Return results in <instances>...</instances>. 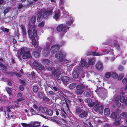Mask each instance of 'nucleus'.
I'll use <instances>...</instances> for the list:
<instances>
[{"label":"nucleus","mask_w":127,"mask_h":127,"mask_svg":"<svg viewBox=\"0 0 127 127\" xmlns=\"http://www.w3.org/2000/svg\"><path fill=\"white\" fill-rule=\"evenodd\" d=\"M53 11V8L51 7L48 8L46 9H41L36 14L37 16V22H40L43 18L46 19H48L52 15Z\"/></svg>","instance_id":"f257e3e1"},{"label":"nucleus","mask_w":127,"mask_h":127,"mask_svg":"<svg viewBox=\"0 0 127 127\" xmlns=\"http://www.w3.org/2000/svg\"><path fill=\"white\" fill-rule=\"evenodd\" d=\"M36 26L35 25L33 26L34 28L32 31L31 29H29L28 31V33L29 37L32 39V45H34V47L36 48V49L39 52L41 51V48L38 46L37 43L36 42V38L37 36V31L35 28Z\"/></svg>","instance_id":"f03ea898"},{"label":"nucleus","mask_w":127,"mask_h":127,"mask_svg":"<svg viewBox=\"0 0 127 127\" xmlns=\"http://www.w3.org/2000/svg\"><path fill=\"white\" fill-rule=\"evenodd\" d=\"M20 55H22L23 59H26L31 58L32 57L30 51V49L26 47H22L19 50Z\"/></svg>","instance_id":"7ed1b4c3"},{"label":"nucleus","mask_w":127,"mask_h":127,"mask_svg":"<svg viewBox=\"0 0 127 127\" xmlns=\"http://www.w3.org/2000/svg\"><path fill=\"white\" fill-rule=\"evenodd\" d=\"M75 110L76 114L80 118H85L88 116V112L86 110L84 109L83 106H76Z\"/></svg>","instance_id":"20e7f679"},{"label":"nucleus","mask_w":127,"mask_h":127,"mask_svg":"<svg viewBox=\"0 0 127 127\" xmlns=\"http://www.w3.org/2000/svg\"><path fill=\"white\" fill-rule=\"evenodd\" d=\"M104 106L102 105H100L98 103L96 104L93 107V108L95 111L100 113H102L103 112Z\"/></svg>","instance_id":"39448f33"},{"label":"nucleus","mask_w":127,"mask_h":127,"mask_svg":"<svg viewBox=\"0 0 127 127\" xmlns=\"http://www.w3.org/2000/svg\"><path fill=\"white\" fill-rule=\"evenodd\" d=\"M85 88V86L82 84L77 85L76 87L77 90L76 91V94L81 95L84 91L82 89H84Z\"/></svg>","instance_id":"423d86ee"},{"label":"nucleus","mask_w":127,"mask_h":127,"mask_svg":"<svg viewBox=\"0 0 127 127\" xmlns=\"http://www.w3.org/2000/svg\"><path fill=\"white\" fill-rule=\"evenodd\" d=\"M70 27H66V26L65 25L63 26V24H60L57 27L56 29L57 31L59 32H61L63 30V32H66L69 29V28Z\"/></svg>","instance_id":"0eeeda50"},{"label":"nucleus","mask_w":127,"mask_h":127,"mask_svg":"<svg viewBox=\"0 0 127 127\" xmlns=\"http://www.w3.org/2000/svg\"><path fill=\"white\" fill-rule=\"evenodd\" d=\"M60 48V46L58 45H53L50 49V51L51 53L54 54L59 51Z\"/></svg>","instance_id":"6e6552de"},{"label":"nucleus","mask_w":127,"mask_h":127,"mask_svg":"<svg viewBox=\"0 0 127 127\" xmlns=\"http://www.w3.org/2000/svg\"><path fill=\"white\" fill-rule=\"evenodd\" d=\"M42 63L45 67L52 66L53 64V62L47 59L43 60Z\"/></svg>","instance_id":"1a4fd4ad"},{"label":"nucleus","mask_w":127,"mask_h":127,"mask_svg":"<svg viewBox=\"0 0 127 127\" xmlns=\"http://www.w3.org/2000/svg\"><path fill=\"white\" fill-rule=\"evenodd\" d=\"M126 99L125 96L123 95H118L115 99V101L116 102L119 101V100L122 103L124 102Z\"/></svg>","instance_id":"9d476101"},{"label":"nucleus","mask_w":127,"mask_h":127,"mask_svg":"<svg viewBox=\"0 0 127 127\" xmlns=\"http://www.w3.org/2000/svg\"><path fill=\"white\" fill-rule=\"evenodd\" d=\"M50 69L54 70V71L52 72V74L55 78H58L61 75V74L60 72L56 70L54 67H51L50 68Z\"/></svg>","instance_id":"9b49d317"},{"label":"nucleus","mask_w":127,"mask_h":127,"mask_svg":"<svg viewBox=\"0 0 127 127\" xmlns=\"http://www.w3.org/2000/svg\"><path fill=\"white\" fill-rule=\"evenodd\" d=\"M55 56L57 59L62 60L65 57V55L60 51L58 54L55 55Z\"/></svg>","instance_id":"f8f14e48"},{"label":"nucleus","mask_w":127,"mask_h":127,"mask_svg":"<svg viewBox=\"0 0 127 127\" xmlns=\"http://www.w3.org/2000/svg\"><path fill=\"white\" fill-rule=\"evenodd\" d=\"M61 14V12L59 11H54L53 12V18L55 20L57 21L59 18Z\"/></svg>","instance_id":"ddd939ff"},{"label":"nucleus","mask_w":127,"mask_h":127,"mask_svg":"<svg viewBox=\"0 0 127 127\" xmlns=\"http://www.w3.org/2000/svg\"><path fill=\"white\" fill-rule=\"evenodd\" d=\"M47 108L46 106H40L38 107V111L42 114H45L47 111Z\"/></svg>","instance_id":"4468645a"},{"label":"nucleus","mask_w":127,"mask_h":127,"mask_svg":"<svg viewBox=\"0 0 127 127\" xmlns=\"http://www.w3.org/2000/svg\"><path fill=\"white\" fill-rule=\"evenodd\" d=\"M0 67L1 68L0 69V70L4 73H7V71L6 70L7 67L1 62H0Z\"/></svg>","instance_id":"2eb2a0df"},{"label":"nucleus","mask_w":127,"mask_h":127,"mask_svg":"<svg viewBox=\"0 0 127 127\" xmlns=\"http://www.w3.org/2000/svg\"><path fill=\"white\" fill-rule=\"evenodd\" d=\"M79 70L78 68H76L74 70L72 73L73 77L75 78H77L78 77Z\"/></svg>","instance_id":"dca6fc26"},{"label":"nucleus","mask_w":127,"mask_h":127,"mask_svg":"<svg viewBox=\"0 0 127 127\" xmlns=\"http://www.w3.org/2000/svg\"><path fill=\"white\" fill-rule=\"evenodd\" d=\"M61 80L64 84H66L69 80V78L67 76H63L61 78Z\"/></svg>","instance_id":"f3484780"},{"label":"nucleus","mask_w":127,"mask_h":127,"mask_svg":"<svg viewBox=\"0 0 127 127\" xmlns=\"http://www.w3.org/2000/svg\"><path fill=\"white\" fill-rule=\"evenodd\" d=\"M95 67L96 69L98 70H100L103 69V66L102 63L100 62H99L96 64Z\"/></svg>","instance_id":"a211bd4d"},{"label":"nucleus","mask_w":127,"mask_h":127,"mask_svg":"<svg viewBox=\"0 0 127 127\" xmlns=\"http://www.w3.org/2000/svg\"><path fill=\"white\" fill-rule=\"evenodd\" d=\"M121 119L119 117H118L116 119H115V121L113 122V124L116 126H118L120 124V121Z\"/></svg>","instance_id":"6ab92c4d"},{"label":"nucleus","mask_w":127,"mask_h":127,"mask_svg":"<svg viewBox=\"0 0 127 127\" xmlns=\"http://www.w3.org/2000/svg\"><path fill=\"white\" fill-rule=\"evenodd\" d=\"M64 100L65 104L66 105V106L65 107V108L66 110L67 111H68L69 110V104H68V103H70L71 101L66 98Z\"/></svg>","instance_id":"aec40b11"},{"label":"nucleus","mask_w":127,"mask_h":127,"mask_svg":"<svg viewBox=\"0 0 127 127\" xmlns=\"http://www.w3.org/2000/svg\"><path fill=\"white\" fill-rule=\"evenodd\" d=\"M118 117H119L120 119H125L127 118V112H122L120 115V116H118Z\"/></svg>","instance_id":"412c9836"},{"label":"nucleus","mask_w":127,"mask_h":127,"mask_svg":"<svg viewBox=\"0 0 127 127\" xmlns=\"http://www.w3.org/2000/svg\"><path fill=\"white\" fill-rule=\"evenodd\" d=\"M35 66L37 68H38L39 70H43L44 69V66L42 64H40L37 63L35 62Z\"/></svg>","instance_id":"4be33fe9"},{"label":"nucleus","mask_w":127,"mask_h":127,"mask_svg":"<svg viewBox=\"0 0 127 127\" xmlns=\"http://www.w3.org/2000/svg\"><path fill=\"white\" fill-rule=\"evenodd\" d=\"M47 39H48L49 41L46 42L45 44V48L49 49L50 45L52 44V40L49 37L47 38Z\"/></svg>","instance_id":"5701e85b"},{"label":"nucleus","mask_w":127,"mask_h":127,"mask_svg":"<svg viewBox=\"0 0 127 127\" xmlns=\"http://www.w3.org/2000/svg\"><path fill=\"white\" fill-rule=\"evenodd\" d=\"M50 54L49 51V49L45 48L44 49L43 54L44 56H48Z\"/></svg>","instance_id":"b1692460"},{"label":"nucleus","mask_w":127,"mask_h":127,"mask_svg":"<svg viewBox=\"0 0 127 127\" xmlns=\"http://www.w3.org/2000/svg\"><path fill=\"white\" fill-rule=\"evenodd\" d=\"M44 95H45L41 92H39L37 95L38 97L40 99H42Z\"/></svg>","instance_id":"393cba45"},{"label":"nucleus","mask_w":127,"mask_h":127,"mask_svg":"<svg viewBox=\"0 0 127 127\" xmlns=\"http://www.w3.org/2000/svg\"><path fill=\"white\" fill-rule=\"evenodd\" d=\"M47 115L49 116H52L53 113V110L51 109H47V110L46 113Z\"/></svg>","instance_id":"a878e982"},{"label":"nucleus","mask_w":127,"mask_h":127,"mask_svg":"<svg viewBox=\"0 0 127 127\" xmlns=\"http://www.w3.org/2000/svg\"><path fill=\"white\" fill-rule=\"evenodd\" d=\"M110 113V111L108 108H105L104 110V114L106 116L109 115Z\"/></svg>","instance_id":"bb28decb"},{"label":"nucleus","mask_w":127,"mask_h":127,"mask_svg":"<svg viewBox=\"0 0 127 127\" xmlns=\"http://www.w3.org/2000/svg\"><path fill=\"white\" fill-rule=\"evenodd\" d=\"M118 116L117 114L115 112H113L111 115L110 117L113 119H116L118 118Z\"/></svg>","instance_id":"cd10ccee"},{"label":"nucleus","mask_w":127,"mask_h":127,"mask_svg":"<svg viewBox=\"0 0 127 127\" xmlns=\"http://www.w3.org/2000/svg\"><path fill=\"white\" fill-rule=\"evenodd\" d=\"M36 19V17L32 16L31 18L30 19V22L33 24H34L35 23Z\"/></svg>","instance_id":"c85d7f7f"},{"label":"nucleus","mask_w":127,"mask_h":127,"mask_svg":"<svg viewBox=\"0 0 127 127\" xmlns=\"http://www.w3.org/2000/svg\"><path fill=\"white\" fill-rule=\"evenodd\" d=\"M32 55L34 56L35 58H38L39 56V53L36 51H35L32 52Z\"/></svg>","instance_id":"c756f323"},{"label":"nucleus","mask_w":127,"mask_h":127,"mask_svg":"<svg viewBox=\"0 0 127 127\" xmlns=\"http://www.w3.org/2000/svg\"><path fill=\"white\" fill-rule=\"evenodd\" d=\"M74 21V19L72 18L71 19H70V21H68L66 22V25H65L66 26L68 25H70Z\"/></svg>","instance_id":"7c9ffc66"},{"label":"nucleus","mask_w":127,"mask_h":127,"mask_svg":"<svg viewBox=\"0 0 127 127\" xmlns=\"http://www.w3.org/2000/svg\"><path fill=\"white\" fill-rule=\"evenodd\" d=\"M30 112L31 113L32 115L37 114L35 111L34 109L32 107H30Z\"/></svg>","instance_id":"2f4dec72"},{"label":"nucleus","mask_w":127,"mask_h":127,"mask_svg":"<svg viewBox=\"0 0 127 127\" xmlns=\"http://www.w3.org/2000/svg\"><path fill=\"white\" fill-rule=\"evenodd\" d=\"M6 90L8 94L9 95H12V88H10L9 87H7L6 88Z\"/></svg>","instance_id":"473e14b6"},{"label":"nucleus","mask_w":127,"mask_h":127,"mask_svg":"<svg viewBox=\"0 0 127 127\" xmlns=\"http://www.w3.org/2000/svg\"><path fill=\"white\" fill-rule=\"evenodd\" d=\"M95 61V59L92 58L90 59L88 62L89 63L90 65H92L94 64V62Z\"/></svg>","instance_id":"72a5a7b5"},{"label":"nucleus","mask_w":127,"mask_h":127,"mask_svg":"<svg viewBox=\"0 0 127 127\" xmlns=\"http://www.w3.org/2000/svg\"><path fill=\"white\" fill-rule=\"evenodd\" d=\"M84 96L87 97H90L91 95L90 93L88 92L85 91L84 93Z\"/></svg>","instance_id":"f704fd0d"},{"label":"nucleus","mask_w":127,"mask_h":127,"mask_svg":"<svg viewBox=\"0 0 127 127\" xmlns=\"http://www.w3.org/2000/svg\"><path fill=\"white\" fill-rule=\"evenodd\" d=\"M42 99L43 101L45 102H48L50 101V99L45 95H44Z\"/></svg>","instance_id":"c9c22d12"},{"label":"nucleus","mask_w":127,"mask_h":127,"mask_svg":"<svg viewBox=\"0 0 127 127\" xmlns=\"http://www.w3.org/2000/svg\"><path fill=\"white\" fill-rule=\"evenodd\" d=\"M11 9V8L10 7H8L6 8L3 11L4 15L5 16L7 13H8L10 10Z\"/></svg>","instance_id":"e433bc0d"},{"label":"nucleus","mask_w":127,"mask_h":127,"mask_svg":"<svg viewBox=\"0 0 127 127\" xmlns=\"http://www.w3.org/2000/svg\"><path fill=\"white\" fill-rule=\"evenodd\" d=\"M111 76L114 79L117 78L118 77V75L116 73L113 72L112 73Z\"/></svg>","instance_id":"4c0bfd02"},{"label":"nucleus","mask_w":127,"mask_h":127,"mask_svg":"<svg viewBox=\"0 0 127 127\" xmlns=\"http://www.w3.org/2000/svg\"><path fill=\"white\" fill-rule=\"evenodd\" d=\"M76 85V83H73L69 84V87L70 89H73L75 88Z\"/></svg>","instance_id":"58836bf2"},{"label":"nucleus","mask_w":127,"mask_h":127,"mask_svg":"<svg viewBox=\"0 0 127 127\" xmlns=\"http://www.w3.org/2000/svg\"><path fill=\"white\" fill-rule=\"evenodd\" d=\"M33 127H39L40 125V123L38 122H34L33 124Z\"/></svg>","instance_id":"ea45409f"},{"label":"nucleus","mask_w":127,"mask_h":127,"mask_svg":"<svg viewBox=\"0 0 127 127\" xmlns=\"http://www.w3.org/2000/svg\"><path fill=\"white\" fill-rule=\"evenodd\" d=\"M33 90L34 93H37L38 90V87L37 86H34L33 87Z\"/></svg>","instance_id":"a19ab883"},{"label":"nucleus","mask_w":127,"mask_h":127,"mask_svg":"<svg viewBox=\"0 0 127 127\" xmlns=\"http://www.w3.org/2000/svg\"><path fill=\"white\" fill-rule=\"evenodd\" d=\"M85 101L88 104H89L90 103L92 102V99L90 98H87L85 100Z\"/></svg>","instance_id":"79ce46f5"},{"label":"nucleus","mask_w":127,"mask_h":127,"mask_svg":"<svg viewBox=\"0 0 127 127\" xmlns=\"http://www.w3.org/2000/svg\"><path fill=\"white\" fill-rule=\"evenodd\" d=\"M111 74L110 72H107L105 73V76L107 78H109L111 76Z\"/></svg>","instance_id":"37998d69"},{"label":"nucleus","mask_w":127,"mask_h":127,"mask_svg":"<svg viewBox=\"0 0 127 127\" xmlns=\"http://www.w3.org/2000/svg\"><path fill=\"white\" fill-rule=\"evenodd\" d=\"M81 66L82 67L84 66L86 63V61L84 59H82L81 61Z\"/></svg>","instance_id":"c03bdc74"},{"label":"nucleus","mask_w":127,"mask_h":127,"mask_svg":"<svg viewBox=\"0 0 127 127\" xmlns=\"http://www.w3.org/2000/svg\"><path fill=\"white\" fill-rule=\"evenodd\" d=\"M11 73L12 74H14L16 75L17 77H18V78H20L21 77V75L19 73H18L16 72H11L10 73Z\"/></svg>","instance_id":"a18cd8bd"},{"label":"nucleus","mask_w":127,"mask_h":127,"mask_svg":"<svg viewBox=\"0 0 127 127\" xmlns=\"http://www.w3.org/2000/svg\"><path fill=\"white\" fill-rule=\"evenodd\" d=\"M95 104V102H91L89 104H88V105L90 107H92L94 106Z\"/></svg>","instance_id":"49530a36"},{"label":"nucleus","mask_w":127,"mask_h":127,"mask_svg":"<svg viewBox=\"0 0 127 127\" xmlns=\"http://www.w3.org/2000/svg\"><path fill=\"white\" fill-rule=\"evenodd\" d=\"M45 23L44 22L42 21L38 25V26L39 28H41L44 26Z\"/></svg>","instance_id":"de8ad7c7"},{"label":"nucleus","mask_w":127,"mask_h":127,"mask_svg":"<svg viewBox=\"0 0 127 127\" xmlns=\"http://www.w3.org/2000/svg\"><path fill=\"white\" fill-rule=\"evenodd\" d=\"M90 55H93L94 56H100V54L98 53H96L95 52H92L91 53Z\"/></svg>","instance_id":"09e8293b"},{"label":"nucleus","mask_w":127,"mask_h":127,"mask_svg":"<svg viewBox=\"0 0 127 127\" xmlns=\"http://www.w3.org/2000/svg\"><path fill=\"white\" fill-rule=\"evenodd\" d=\"M20 27L22 30V32L26 31L25 26L23 24L21 25Z\"/></svg>","instance_id":"8fccbe9b"},{"label":"nucleus","mask_w":127,"mask_h":127,"mask_svg":"<svg viewBox=\"0 0 127 127\" xmlns=\"http://www.w3.org/2000/svg\"><path fill=\"white\" fill-rule=\"evenodd\" d=\"M124 77V75L123 74H120L118 77V80H121Z\"/></svg>","instance_id":"3c124183"},{"label":"nucleus","mask_w":127,"mask_h":127,"mask_svg":"<svg viewBox=\"0 0 127 127\" xmlns=\"http://www.w3.org/2000/svg\"><path fill=\"white\" fill-rule=\"evenodd\" d=\"M22 33L23 37L25 38L27 36V34L26 31L22 32Z\"/></svg>","instance_id":"603ef678"},{"label":"nucleus","mask_w":127,"mask_h":127,"mask_svg":"<svg viewBox=\"0 0 127 127\" xmlns=\"http://www.w3.org/2000/svg\"><path fill=\"white\" fill-rule=\"evenodd\" d=\"M77 100L79 102L80 104L82 103V99L81 98V97L80 96H79L78 97Z\"/></svg>","instance_id":"864d4df0"},{"label":"nucleus","mask_w":127,"mask_h":127,"mask_svg":"<svg viewBox=\"0 0 127 127\" xmlns=\"http://www.w3.org/2000/svg\"><path fill=\"white\" fill-rule=\"evenodd\" d=\"M35 4V2L32 1H28L27 2V5L30 6L32 4Z\"/></svg>","instance_id":"5fc2aeb1"},{"label":"nucleus","mask_w":127,"mask_h":127,"mask_svg":"<svg viewBox=\"0 0 127 127\" xmlns=\"http://www.w3.org/2000/svg\"><path fill=\"white\" fill-rule=\"evenodd\" d=\"M114 46L117 48V49L119 50L120 49L119 45L117 43H115L114 44Z\"/></svg>","instance_id":"6e6d98bb"},{"label":"nucleus","mask_w":127,"mask_h":127,"mask_svg":"<svg viewBox=\"0 0 127 127\" xmlns=\"http://www.w3.org/2000/svg\"><path fill=\"white\" fill-rule=\"evenodd\" d=\"M19 81L21 82V83H22L23 85L24 86H25L26 85V83L24 80H21V79H19Z\"/></svg>","instance_id":"4d7b16f0"},{"label":"nucleus","mask_w":127,"mask_h":127,"mask_svg":"<svg viewBox=\"0 0 127 127\" xmlns=\"http://www.w3.org/2000/svg\"><path fill=\"white\" fill-rule=\"evenodd\" d=\"M21 124L23 127H28L29 125V124H27L24 123H22Z\"/></svg>","instance_id":"13d9d810"},{"label":"nucleus","mask_w":127,"mask_h":127,"mask_svg":"<svg viewBox=\"0 0 127 127\" xmlns=\"http://www.w3.org/2000/svg\"><path fill=\"white\" fill-rule=\"evenodd\" d=\"M118 69L119 70L122 71L124 69V68L122 66L120 65L119 66Z\"/></svg>","instance_id":"bf43d9fd"},{"label":"nucleus","mask_w":127,"mask_h":127,"mask_svg":"<svg viewBox=\"0 0 127 127\" xmlns=\"http://www.w3.org/2000/svg\"><path fill=\"white\" fill-rule=\"evenodd\" d=\"M122 82L124 84L127 83V78H124L122 81Z\"/></svg>","instance_id":"052dcab7"},{"label":"nucleus","mask_w":127,"mask_h":127,"mask_svg":"<svg viewBox=\"0 0 127 127\" xmlns=\"http://www.w3.org/2000/svg\"><path fill=\"white\" fill-rule=\"evenodd\" d=\"M12 63L13 64H15L16 63V62L15 61V59L13 58H12L11 59Z\"/></svg>","instance_id":"680f3d73"},{"label":"nucleus","mask_w":127,"mask_h":127,"mask_svg":"<svg viewBox=\"0 0 127 127\" xmlns=\"http://www.w3.org/2000/svg\"><path fill=\"white\" fill-rule=\"evenodd\" d=\"M25 99V98L24 97H21L20 98H19L17 99V101H21L23 100H24Z\"/></svg>","instance_id":"e2e57ef3"},{"label":"nucleus","mask_w":127,"mask_h":127,"mask_svg":"<svg viewBox=\"0 0 127 127\" xmlns=\"http://www.w3.org/2000/svg\"><path fill=\"white\" fill-rule=\"evenodd\" d=\"M19 88L20 90L21 91H23L24 89L23 85H20L19 87Z\"/></svg>","instance_id":"0e129e2a"},{"label":"nucleus","mask_w":127,"mask_h":127,"mask_svg":"<svg viewBox=\"0 0 127 127\" xmlns=\"http://www.w3.org/2000/svg\"><path fill=\"white\" fill-rule=\"evenodd\" d=\"M59 110L60 111H61L62 112H63L64 113V114H65L66 115H67V114L66 113L64 109L61 108V110H60L59 109Z\"/></svg>","instance_id":"69168bd1"},{"label":"nucleus","mask_w":127,"mask_h":127,"mask_svg":"<svg viewBox=\"0 0 127 127\" xmlns=\"http://www.w3.org/2000/svg\"><path fill=\"white\" fill-rule=\"evenodd\" d=\"M32 77V78H34L35 76V73L34 71H32L31 73Z\"/></svg>","instance_id":"338daca9"},{"label":"nucleus","mask_w":127,"mask_h":127,"mask_svg":"<svg viewBox=\"0 0 127 127\" xmlns=\"http://www.w3.org/2000/svg\"><path fill=\"white\" fill-rule=\"evenodd\" d=\"M59 97L60 98H62V99H61V100L64 99L65 100V99L66 98H65L64 96L62 95H60Z\"/></svg>","instance_id":"774afa93"}]
</instances>
